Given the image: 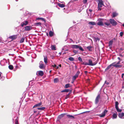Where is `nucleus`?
<instances>
[{
  "mask_svg": "<svg viewBox=\"0 0 124 124\" xmlns=\"http://www.w3.org/2000/svg\"><path fill=\"white\" fill-rule=\"evenodd\" d=\"M71 47L73 49H79L80 50L83 51L84 50L80 46L77 45H71Z\"/></svg>",
  "mask_w": 124,
  "mask_h": 124,
  "instance_id": "nucleus-1",
  "label": "nucleus"
},
{
  "mask_svg": "<svg viewBox=\"0 0 124 124\" xmlns=\"http://www.w3.org/2000/svg\"><path fill=\"white\" fill-rule=\"evenodd\" d=\"M98 10H101V8L102 7L103 5V2L102 0H98Z\"/></svg>",
  "mask_w": 124,
  "mask_h": 124,
  "instance_id": "nucleus-2",
  "label": "nucleus"
},
{
  "mask_svg": "<svg viewBox=\"0 0 124 124\" xmlns=\"http://www.w3.org/2000/svg\"><path fill=\"white\" fill-rule=\"evenodd\" d=\"M103 19H102L99 18L98 19L97 21V24L99 25L103 26Z\"/></svg>",
  "mask_w": 124,
  "mask_h": 124,
  "instance_id": "nucleus-3",
  "label": "nucleus"
},
{
  "mask_svg": "<svg viewBox=\"0 0 124 124\" xmlns=\"http://www.w3.org/2000/svg\"><path fill=\"white\" fill-rule=\"evenodd\" d=\"M109 21L110 23L112 24L113 26H116L117 24V23L114 19H110Z\"/></svg>",
  "mask_w": 124,
  "mask_h": 124,
  "instance_id": "nucleus-4",
  "label": "nucleus"
},
{
  "mask_svg": "<svg viewBox=\"0 0 124 124\" xmlns=\"http://www.w3.org/2000/svg\"><path fill=\"white\" fill-rule=\"evenodd\" d=\"M96 63H93L92 61L91 60H89V63H86V65H89L90 66H94L95 65Z\"/></svg>",
  "mask_w": 124,
  "mask_h": 124,
  "instance_id": "nucleus-5",
  "label": "nucleus"
},
{
  "mask_svg": "<svg viewBox=\"0 0 124 124\" xmlns=\"http://www.w3.org/2000/svg\"><path fill=\"white\" fill-rule=\"evenodd\" d=\"M80 73V72L79 71H77L75 75L74 76H73L72 77L73 81H74L78 77Z\"/></svg>",
  "mask_w": 124,
  "mask_h": 124,
  "instance_id": "nucleus-6",
  "label": "nucleus"
},
{
  "mask_svg": "<svg viewBox=\"0 0 124 124\" xmlns=\"http://www.w3.org/2000/svg\"><path fill=\"white\" fill-rule=\"evenodd\" d=\"M39 67L40 69H44L45 68V66L43 62L42 61H40L39 63Z\"/></svg>",
  "mask_w": 124,
  "mask_h": 124,
  "instance_id": "nucleus-7",
  "label": "nucleus"
},
{
  "mask_svg": "<svg viewBox=\"0 0 124 124\" xmlns=\"http://www.w3.org/2000/svg\"><path fill=\"white\" fill-rule=\"evenodd\" d=\"M18 36V35H14L12 36H11L9 37V38L12 39V40L16 39Z\"/></svg>",
  "mask_w": 124,
  "mask_h": 124,
  "instance_id": "nucleus-8",
  "label": "nucleus"
},
{
  "mask_svg": "<svg viewBox=\"0 0 124 124\" xmlns=\"http://www.w3.org/2000/svg\"><path fill=\"white\" fill-rule=\"evenodd\" d=\"M100 98V95H98L96 97L95 100V104H97L99 102V100Z\"/></svg>",
  "mask_w": 124,
  "mask_h": 124,
  "instance_id": "nucleus-9",
  "label": "nucleus"
},
{
  "mask_svg": "<svg viewBox=\"0 0 124 124\" xmlns=\"http://www.w3.org/2000/svg\"><path fill=\"white\" fill-rule=\"evenodd\" d=\"M25 30V31H28L32 29V27L31 26H27L24 27Z\"/></svg>",
  "mask_w": 124,
  "mask_h": 124,
  "instance_id": "nucleus-10",
  "label": "nucleus"
},
{
  "mask_svg": "<svg viewBox=\"0 0 124 124\" xmlns=\"http://www.w3.org/2000/svg\"><path fill=\"white\" fill-rule=\"evenodd\" d=\"M120 61L118 62H115L113 63H114V65H116L117 66V67H115L117 68L118 67L122 66L121 65H119V64H120Z\"/></svg>",
  "mask_w": 124,
  "mask_h": 124,
  "instance_id": "nucleus-11",
  "label": "nucleus"
},
{
  "mask_svg": "<svg viewBox=\"0 0 124 124\" xmlns=\"http://www.w3.org/2000/svg\"><path fill=\"white\" fill-rule=\"evenodd\" d=\"M107 110H105L100 115V116L101 117H103L105 115V114L107 112Z\"/></svg>",
  "mask_w": 124,
  "mask_h": 124,
  "instance_id": "nucleus-12",
  "label": "nucleus"
},
{
  "mask_svg": "<svg viewBox=\"0 0 124 124\" xmlns=\"http://www.w3.org/2000/svg\"><path fill=\"white\" fill-rule=\"evenodd\" d=\"M114 63H112L111 64H110V65L108 66L107 68L105 69L106 70H108L112 66H113L114 67H117V66L116 65H114Z\"/></svg>",
  "mask_w": 124,
  "mask_h": 124,
  "instance_id": "nucleus-13",
  "label": "nucleus"
},
{
  "mask_svg": "<svg viewBox=\"0 0 124 124\" xmlns=\"http://www.w3.org/2000/svg\"><path fill=\"white\" fill-rule=\"evenodd\" d=\"M28 22L27 21H24L21 23V25L22 27H23L24 26H25L27 25Z\"/></svg>",
  "mask_w": 124,
  "mask_h": 124,
  "instance_id": "nucleus-14",
  "label": "nucleus"
},
{
  "mask_svg": "<svg viewBox=\"0 0 124 124\" xmlns=\"http://www.w3.org/2000/svg\"><path fill=\"white\" fill-rule=\"evenodd\" d=\"M42 105V103L41 102H40L37 104H36L35 105H34L33 107V108H35L36 107H37L39 106H41Z\"/></svg>",
  "mask_w": 124,
  "mask_h": 124,
  "instance_id": "nucleus-15",
  "label": "nucleus"
},
{
  "mask_svg": "<svg viewBox=\"0 0 124 124\" xmlns=\"http://www.w3.org/2000/svg\"><path fill=\"white\" fill-rule=\"evenodd\" d=\"M6 61L5 59H3V60L1 61L0 64V65L2 66H4L5 63Z\"/></svg>",
  "mask_w": 124,
  "mask_h": 124,
  "instance_id": "nucleus-16",
  "label": "nucleus"
},
{
  "mask_svg": "<svg viewBox=\"0 0 124 124\" xmlns=\"http://www.w3.org/2000/svg\"><path fill=\"white\" fill-rule=\"evenodd\" d=\"M87 48L89 51L91 52L92 51L93 48L91 46H90L87 47Z\"/></svg>",
  "mask_w": 124,
  "mask_h": 124,
  "instance_id": "nucleus-17",
  "label": "nucleus"
},
{
  "mask_svg": "<svg viewBox=\"0 0 124 124\" xmlns=\"http://www.w3.org/2000/svg\"><path fill=\"white\" fill-rule=\"evenodd\" d=\"M66 114L65 113H63L61 114L60 115H59L58 116V118L59 119H61Z\"/></svg>",
  "mask_w": 124,
  "mask_h": 124,
  "instance_id": "nucleus-18",
  "label": "nucleus"
},
{
  "mask_svg": "<svg viewBox=\"0 0 124 124\" xmlns=\"http://www.w3.org/2000/svg\"><path fill=\"white\" fill-rule=\"evenodd\" d=\"M67 116L68 118L70 119H73L75 118L72 115L68 114L67 115Z\"/></svg>",
  "mask_w": 124,
  "mask_h": 124,
  "instance_id": "nucleus-19",
  "label": "nucleus"
},
{
  "mask_svg": "<svg viewBox=\"0 0 124 124\" xmlns=\"http://www.w3.org/2000/svg\"><path fill=\"white\" fill-rule=\"evenodd\" d=\"M44 61L45 64H46L47 63V56H44Z\"/></svg>",
  "mask_w": 124,
  "mask_h": 124,
  "instance_id": "nucleus-20",
  "label": "nucleus"
},
{
  "mask_svg": "<svg viewBox=\"0 0 124 124\" xmlns=\"http://www.w3.org/2000/svg\"><path fill=\"white\" fill-rule=\"evenodd\" d=\"M71 90L68 89H65L64 90H63L62 91H61V92L62 93V92H71Z\"/></svg>",
  "mask_w": 124,
  "mask_h": 124,
  "instance_id": "nucleus-21",
  "label": "nucleus"
},
{
  "mask_svg": "<svg viewBox=\"0 0 124 124\" xmlns=\"http://www.w3.org/2000/svg\"><path fill=\"white\" fill-rule=\"evenodd\" d=\"M124 116V113L122 112L119 114V117L120 118H122Z\"/></svg>",
  "mask_w": 124,
  "mask_h": 124,
  "instance_id": "nucleus-22",
  "label": "nucleus"
},
{
  "mask_svg": "<svg viewBox=\"0 0 124 124\" xmlns=\"http://www.w3.org/2000/svg\"><path fill=\"white\" fill-rule=\"evenodd\" d=\"M71 85L69 83L65 85V88H67L69 87H71Z\"/></svg>",
  "mask_w": 124,
  "mask_h": 124,
  "instance_id": "nucleus-23",
  "label": "nucleus"
},
{
  "mask_svg": "<svg viewBox=\"0 0 124 124\" xmlns=\"http://www.w3.org/2000/svg\"><path fill=\"white\" fill-rule=\"evenodd\" d=\"M39 75L41 76H42L44 74L43 72L42 71H38Z\"/></svg>",
  "mask_w": 124,
  "mask_h": 124,
  "instance_id": "nucleus-24",
  "label": "nucleus"
},
{
  "mask_svg": "<svg viewBox=\"0 0 124 124\" xmlns=\"http://www.w3.org/2000/svg\"><path fill=\"white\" fill-rule=\"evenodd\" d=\"M112 17H115L118 15V14L116 12H113L112 14Z\"/></svg>",
  "mask_w": 124,
  "mask_h": 124,
  "instance_id": "nucleus-25",
  "label": "nucleus"
},
{
  "mask_svg": "<svg viewBox=\"0 0 124 124\" xmlns=\"http://www.w3.org/2000/svg\"><path fill=\"white\" fill-rule=\"evenodd\" d=\"M51 49L52 50H56V46L54 45H52L51 46Z\"/></svg>",
  "mask_w": 124,
  "mask_h": 124,
  "instance_id": "nucleus-26",
  "label": "nucleus"
},
{
  "mask_svg": "<svg viewBox=\"0 0 124 124\" xmlns=\"http://www.w3.org/2000/svg\"><path fill=\"white\" fill-rule=\"evenodd\" d=\"M113 43V41L111 40L109 41L108 43V46L110 47H111Z\"/></svg>",
  "mask_w": 124,
  "mask_h": 124,
  "instance_id": "nucleus-27",
  "label": "nucleus"
},
{
  "mask_svg": "<svg viewBox=\"0 0 124 124\" xmlns=\"http://www.w3.org/2000/svg\"><path fill=\"white\" fill-rule=\"evenodd\" d=\"M117 117V115L115 113L113 114L112 118L113 119L116 118Z\"/></svg>",
  "mask_w": 124,
  "mask_h": 124,
  "instance_id": "nucleus-28",
  "label": "nucleus"
},
{
  "mask_svg": "<svg viewBox=\"0 0 124 124\" xmlns=\"http://www.w3.org/2000/svg\"><path fill=\"white\" fill-rule=\"evenodd\" d=\"M59 79L58 78H56L54 79V83H56L58 82Z\"/></svg>",
  "mask_w": 124,
  "mask_h": 124,
  "instance_id": "nucleus-29",
  "label": "nucleus"
},
{
  "mask_svg": "<svg viewBox=\"0 0 124 124\" xmlns=\"http://www.w3.org/2000/svg\"><path fill=\"white\" fill-rule=\"evenodd\" d=\"M88 23L89 24L92 25H96V23H95V22H90L89 23Z\"/></svg>",
  "mask_w": 124,
  "mask_h": 124,
  "instance_id": "nucleus-30",
  "label": "nucleus"
},
{
  "mask_svg": "<svg viewBox=\"0 0 124 124\" xmlns=\"http://www.w3.org/2000/svg\"><path fill=\"white\" fill-rule=\"evenodd\" d=\"M45 107H42L38 108H37V109L39 110H43L45 109Z\"/></svg>",
  "mask_w": 124,
  "mask_h": 124,
  "instance_id": "nucleus-31",
  "label": "nucleus"
},
{
  "mask_svg": "<svg viewBox=\"0 0 124 124\" xmlns=\"http://www.w3.org/2000/svg\"><path fill=\"white\" fill-rule=\"evenodd\" d=\"M49 34L50 36L52 37L53 35V32L50 31L49 32Z\"/></svg>",
  "mask_w": 124,
  "mask_h": 124,
  "instance_id": "nucleus-32",
  "label": "nucleus"
},
{
  "mask_svg": "<svg viewBox=\"0 0 124 124\" xmlns=\"http://www.w3.org/2000/svg\"><path fill=\"white\" fill-rule=\"evenodd\" d=\"M58 6L61 8H63L65 7L64 5L63 4H58Z\"/></svg>",
  "mask_w": 124,
  "mask_h": 124,
  "instance_id": "nucleus-33",
  "label": "nucleus"
},
{
  "mask_svg": "<svg viewBox=\"0 0 124 124\" xmlns=\"http://www.w3.org/2000/svg\"><path fill=\"white\" fill-rule=\"evenodd\" d=\"M71 93V92H70L68 93V94H67L65 97V99H67V98H69V95H70V94Z\"/></svg>",
  "mask_w": 124,
  "mask_h": 124,
  "instance_id": "nucleus-34",
  "label": "nucleus"
},
{
  "mask_svg": "<svg viewBox=\"0 0 124 124\" xmlns=\"http://www.w3.org/2000/svg\"><path fill=\"white\" fill-rule=\"evenodd\" d=\"M25 39V38H22L20 41V42L21 43L23 42Z\"/></svg>",
  "mask_w": 124,
  "mask_h": 124,
  "instance_id": "nucleus-35",
  "label": "nucleus"
},
{
  "mask_svg": "<svg viewBox=\"0 0 124 124\" xmlns=\"http://www.w3.org/2000/svg\"><path fill=\"white\" fill-rule=\"evenodd\" d=\"M10 70H12L13 68V67L12 65H9L8 66Z\"/></svg>",
  "mask_w": 124,
  "mask_h": 124,
  "instance_id": "nucleus-36",
  "label": "nucleus"
},
{
  "mask_svg": "<svg viewBox=\"0 0 124 124\" xmlns=\"http://www.w3.org/2000/svg\"><path fill=\"white\" fill-rule=\"evenodd\" d=\"M118 103L117 101H116L115 102V108H117L118 107Z\"/></svg>",
  "mask_w": 124,
  "mask_h": 124,
  "instance_id": "nucleus-37",
  "label": "nucleus"
},
{
  "mask_svg": "<svg viewBox=\"0 0 124 124\" xmlns=\"http://www.w3.org/2000/svg\"><path fill=\"white\" fill-rule=\"evenodd\" d=\"M94 41L95 42L97 41L98 40L99 41L100 40L99 38L98 37L94 38Z\"/></svg>",
  "mask_w": 124,
  "mask_h": 124,
  "instance_id": "nucleus-38",
  "label": "nucleus"
},
{
  "mask_svg": "<svg viewBox=\"0 0 124 124\" xmlns=\"http://www.w3.org/2000/svg\"><path fill=\"white\" fill-rule=\"evenodd\" d=\"M41 24V23L40 22H38L36 23V25L37 26H40Z\"/></svg>",
  "mask_w": 124,
  "mask_h": 124,
  "instance_id": "nucleus-39",
  "label": "nucleus"
},
{
  "mask_svg": "<svg viewBox=\"0 0 124 124\" xmlns=\"http://www.w3.org/2000/svg\"><path fill=\"white\" fill-rule=\"evenodd\" d=\"M103 123L102 124H106L107 123V120L105 119L103 120Z\"/></svg>",
  "mask_w": 124,
  "mask_h": 124,
  "instance_id": "nucleus-40",
  "label": "nucleus"
},
{
  "mask_svg": "<svg viewBox=\"0 0 124 124\" xmlns=\"http://www.w3.org/2000/svg\"><path fill=\"white\" fill-rule=\"evenodd\" d=\"M69 60L70 61H74V59L73 58L70 57L69 58Z\"/></svg>",
  "mask_w": 124,
  "mask_h": 124,
  "instance_id": "nucleus-41",
  "label": "nucleus"
},
{
  "mask_svg": "<svg viewBox=\"0 0 124 124\" xmlns=\"http://www.w3.org/2000/svg\"><path fill=\"white\" fill-rule=\"evenodd\" d=\"M116 110L118 112H120L122 111V110L120 109H119L118 107L117 108H116Z\"/></svg>",
  "mask_w": 124,
  "mask_h": 124,
  "instance_id": "nucleus-42",
  "label": "nucleus"
},
{
  "mask_svg": "<svg viewBox=\"0 0 124 124\" xmlns=\"http://www.w3.org/2000/svg\"><path fill=\"white\" fill-rule=\"evenodd\" d=\"M20 61H21L24 62V61L25 60H24V58L22 57H21V59H19Z\"/></svg>",
  "mask_w": 124,
  "mask_h": 124,
  "instance_id": "nucleus-43",
  "label": "nucleus"
},
{
  "mask_svg": "<svg viewBox=\"0 0 124 124\" xmlns=\"http://www.w3.org/2000/svg\"><path fill=\"white\" fill-rule=\"evenodd\" d=\"M105 24L107 26H109L110 25V23H105Z\"/></svg>",
  "mask_w": 124,
  "mask_h": 124,
  "instance_id": "nucleus-44",
  "label": "nucleus"
},
{
  "mask_svg": "<svg viewBox=\"0 0 124 124\" xmlns=\"http://www.w3.org/2000/svg\"><path fill=\"white\" fill-rule=\"evenodd\" d=\"M123 34V32H121L120 33V35L121 37H122Z\"/></svg>",
  "mask_w": 124,
  "mask_h": 124,
  "instance_id": "nucleus-45",
  "label": "nucleus"
},
{
  "mask_svg": "<svg viewBox=\"0 0 124 124\" xmlns=\"http://www.w3.org/2000/svg\"><path fill=\"white\" fill-rule=\"evenodd\" d=\"M78 60L80 61V62H82V58H81L80 57H79L78 58Z\"/></svg>",
  "mask_w": 124,
  "mask_h": 124,
  "instance_id": "nucleus-46",
  "label": "nucleus"
},
{
  "mask_svg": "<svg viewBox=\"0 0 124 124\" xmlns=\"http://www.w3.org/2000/svg\"><path fill=\"white\" fill-rule=\"evenodd\" d=\"M109 84V83L108 82H107V81H106L105 82L104 84H106L107 85H108Z\"/></svg>",
  "mask_w": 124,
  "mask_h": 124,
  "instance_id": "nucleus-47",
  "label": "nucleus"
},
{
  "mask_svg": "<svg viewBox=\"0 0 124 124\" xmlns=\"http://www.w3.org/2000/svg\"><path fill=\"white\" fill-rule=\"evenodd\" d=\"M15 124H19L18 122V121L16 119L15 120Z\"/></svg>",
  "mask_w": 124,
  "mask_h": 124,
  "instance_id": "nucleus-48",
  "label": "nucleus"
},
{
  "mask_svg": "<svg viewBox=\"0 0 124 124\" xmlns=\"http://www.w3.org/2000/svg\"><path fill=\"white\" fill-rule=\"evenodd\" d=\"M73 52L75 53H77L78 52L77 50H73Z\"/></svg>",
  "mask_w": 124,
  "mask_h": 124,
  "instance_id": "nucleus-49",
  "label": "nucleus"
},
{
  "mask_svg": "<svg viewBox=\"0 0 124 124\" xmlns=\"http://www.w3.org/2000/svg\"><path fill=\"white\" fill-rule=\"evenodd\" d=\"M124 76V73H123L122 74V78L123 79L124 78H123V76Z\"/></svg>",
  "mask_w": 124,
  "mask_h": 124,
  "instance_id": "nucleus-50",
  "label": "nucleus"
},
{
  "mask_svg": "<svg viewBox=\"0 0 124 124\" xmlns=\"http://www.w3.org/2000/svg\"><path fill=\"white\" fill-rule=\"evenodd\" d=\"M65 46L62 48V50H64L65 51H66V50H65L64 49V48H65Z\"/></svg>",
  "mask_w": 124,
  "mask_h": 124,
  "instance_id": "nucleus-51",
  "label": "nucleus"
},
{
  "mask_svg": "<svg viewBox=\"0 0 124 124\" xmlns=\"http://www.w3.org/2000/svg\"><path fill=\"white\" fill-rule=\"evenodd\" d=\"M41 20H42L44 21L45 22V19L44 18H42V19H41Z\"/></svg>",
  "mask_w": 124,
  "mask_h": 124,
  "instance_id": "nucleus-52",
  "label": "nucleus"
},
{
  "mask_svg": "<svg viewBox=\"0 0 124 124\" xmlns=\"http://www.w3.org/2000/svg\"><path fill=\"white\" fill-rule=\"evenodd\" d=\"M52 66L54 67H56V65L55 64H54V65H52Z\"/></svg>",
  "mask_w": 124,
  "mask_h": 124,
  "instance_id": "nucleus-53",
  "label": "nucleus"
},
{
  "mask_svg": "<svg viewBox=\"0 0 124 124\" xmlns=\"http://www.w3.org/2000/svg\"><path fill=\"white\" fill-rule=\"evenodd\" d=\"M83 2L84 4H85V0H83Z\"/></svg>",
  "mask_w": 124,
  "mask_h": 124,
  "instance_id": "nucleus-54",
  "label": "nucleus"
},
{
  "mask_svg": "<svg viewBox=\"0 0 124 124\" xmlns=\"http://www.w3.org/2000/svg\"><path fill=\"white\" fill-rule=\"evenodd\" d=\"M55 68L56 69H58L59 68V67L56 66V67H55Z\"/></svg>",
  "mask_w": 124,
  "mask_h": 124,
  "instance_id": "nucleus-55",
  "label": "nucleus"
},
{
  "mask_svg": "<svg viewBox=\"0 0 124 124\" xmlns=\"http://www.w3.org/2000/svg\"><path fill=\"white\" fill-rule=\"evenodd\" d=\"M89 11H90V12H91L92 11V10L90 9H89Z\"/></svg>",
  "mask_w": 124,
  "mask_h": 124,
  "instance_id": "nucleus-56",
  "label": "nucleus"
},
{
  "mask_svg": "<svg viewBox=\"0 0 124 124\" xmlns=\"http://www.w3.org/2000/svg\"><path fill=\"white\" fill-rule=\"evenodd\" d=\"M117 59L119 60H121L120 58L119 57H118Z\"/></svg>",
  "mask_w": 124,
  "mask_h": 124,
  "instance_id": "nucleus-57",
  "label": "nucleus"
},
{
  "mask_svg": "<svg viewBox=\"0 0 124 124\" xmlns=\"http://www.w3.org/2000/svg\"><path fill=\"white\" fill-rule=\"evenodd\" d=\"M42 18H38V19H42Z\"/></svg>",
  "mask_w": 124,
  "mask_h": 124,
  "instance_id": "nucleus-58",
  "label": "nucleus"
},
{
  "mask_svg": "<svg viewBox=\"0 0 124 124\" xmlns=\"http://www.w3.org/2000/svg\"><path fill=\"white\" fill-rule=\"evenodd\" d=\"M59 66L60 67H61V65L59 64Z\"/></svg>",
  "mask_w": 124,
  "mask_h": 124,
  "instance_id": "nucleus-59",
  "label": "nucleus"
},
{
  "mask_svg": "<svg viewBox=\"0 0 124 124\" xmlns=\"http://www.w3.org/2000/svg\"><path fill=\"white\" fill-rule=\"evenodd\" d=\"M36 111H34V113H36Z\"/></svg>",
  "mask_w": 124,
  "mask_h": 124,
  "instance_id": "nucleus-60",
  "label": "nucleus"
},
{
  "mask_svg": "<svg viewBox=\"0 0 124 124\" xmlns=\"http://www.w3.org/2000/svg\"><path fill=\"white\" fill-rule=\"evenodd\" d=\"M46 35L47 36H48V33H46Z\"/></svg>",
  "mask_w": 124,
  "mask_h": 124,
  "instance_id": "nucleus-61",
  "label": "nucleus"
},
{
  "mask_svg": "<svg viewBox=\"0 0 124 124\" xmlns=\"http://www.w3.org/2000/svg\"><path fill=\"white\" fill-rule=\"evenodd\" d=\"M123 26L124 27V23L123 24Z\"/></svg>",
  "mask_w": 124,
  "mask_h": 124,
  "instance_id": "nucleus-62",
  "label": "nucleus"
},
{
  "mask_svg": "<svg viewBox=\"0 0 124 124\" xmlns=\"http://www.w3.org/2000/svg\"><path fill=\"white\" fill-rule=\"evenodd\" d=\"M61 53H59V54H60V55H61Z\"/></svg>",
  "mask_w": 124,
  "mask_h": 124,
  "instance_id": "nucleus-63",
  "label": "nucleus"
},
{
  "mask_svg": "<svg viewBox=\"0 0 124 124\" xmlns=\"http://www.w3.org/2000/svg\"><path fill=\"white\" fill-rule=\"evenodd\" d=\"M72 81V83H73V82H74V81Z\"/></svg>",
  "mask_w": 124,
  "mask_h": 124,
  "instance_id": "nucleus-64",
  "label": "nucleus"
}]
</instances>
